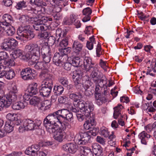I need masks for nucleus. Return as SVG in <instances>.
<instances>
[{"instance_id": "nucleus-1", "label": "nucleus", "mask_w": 156, "mask_h": 156, "mask_svg": "<svg viewBox=\"0 0 156 156\" xmlns=\"http://www.w3.org/2000/svg\"><path fill=\"white\" fill-rule=\"evenodd\" d=\"M58 118L55 112L48 114L45 118L43 124L48 132H54L56 129V127H58L59 124H62V119Z\"/></svg>"}, {"instance_id": "nucleus-2", "label": "nucleus", "mask_w": 156, "mask_h": 156, "mask_svg": "<svg viewBox=\"0 0 156 156\" xmlns=\"http://www.w3.org/2000/svg\"><path fill=\"white\" fill-rule=\"evenodd\" d=\"M83 63L84 67L87 71L91 70L92 72L91 74L92 80L95 83V89L94 95L97 100V96L98 95V69L97 67L92 66L93 65L91 63V60L90 58L85 57L84 58Z\"/></svg>"}, {"instance_id": "nucleus-3", "label": "nucleus", "mask_w": 156, "mask_h": 156, "mask_svg": "<svg viewBox=\"0 0 156 156\" xmlns=\"http://www.w3.org/2000/svg\"><path fill=\"white\" fill-rule=\"evenodd\" d=\"M40 46L36 43H31L25 46L24 51L30 54L31 58L38 60L40 57Z\"/></svg>"}, {"instance_id": "nucleus-4", "label": "nucleus", "mask_w": 156, "mask_h": 156, "mask_svg": "<svg viewBox=\"0 0 156 156\" xmlns=\"http://www.w3.org/2000/svg\"><path fill=\"white\" fill-rule=\"evenodd\" d=\"M17 33L18 35L22 36L28 40L32 39L35 36L33 32L31 31L30 26L29 25L20 27L18 29Z\"/></svg>"}, {"instance_id": "nucleus-5", "label": "nucleus", "mask_w": 156, "mask_h": 156, "mask_svg": "<svg viewBox=\"0 0 156 156\" xmlns=\"http://www.w3.org/2000/svg\"><path fill=\"white\" fill-rule=\"evenodd\" d=\"M41 88L40 89V95L44 97H47L49 96L53 87V84L51 81L42 82Z\"/></svg>"}, {"instance_id": "nucleus-6", "label": "nucleus", "mask_w": 156, "mask_h": 156, "mask_svg": "<svg viewBox=\"0 0 156 156\" xmlns=\"http://www.w3.org/2000/svg\"><path fill=\"white\" fill-rule=\"evenodd\" d=\"M18 45V42L12 37H8L4 39L2 46V49L5 50L13 49Z\"/></svg>"}, {"instance_id": "nucleus-7", "label": "nucleus", "mask_w": 156, "mask_h": 156, "mask_svg": "<svg viewBox=\"0 0 156 156\" xmlns=\"http://www.w3.org/2000/svg\"><path fill=\"white\" fill-rule=\"evenodd\" d=\"M30 18L35 22L33 27L36 31H46L49 30L51 29V27L49 24L47 25L46 24H42L37 20V17H30Z\"/></svg>"}, {"instance_id": "nucleus-8", "label": "nucleus", "mask_w": 156, "mask_h": 156, "mask_svg": "<svg viewBox=\"0 0 156 156\" xmlns=\"http://www.w3.org/2000/svg\"><path fill=\"white\" fill-rule=\"evenodd\" d=\"M33 70L34 72L35 70L32 69L30 67H27L23 69L20 72L21 77L24 80H32L34 79L35 76L33 75Z\"/></svg>"}, {"instance_id": "nucleus-9", "label": "nucleus", "mask_w": 156, "mask_h": 156, "mask_svg": "<svg viewBox=\"0 0 156 156\" xmlns=\"http://www.w3.org/2000/svg\"><path fill=\"white\" fill-rule=\"evenodd\" d=\"M56 129L52 133H54L53 137L54 139L58 142H61L62 141L65 137V133L62 129L56 127Z\"/></svg>"}, {"instance_id": "nucleus-10", "label": "nucleus", "mask_w": 156, "mask_h": 156, "mask_svg": "<svg viewBox=\"0 0 156 156\" xmlns=\"http://www.w3.org/2000/svg\"><path fill=\"white\" fill-rule=\"evenodd\" d=\"M78 148V145L73 143H68L62 146L63 151L71 154H75L77 151Z\"/></svg>"}, {"instance_id": "nucleus-11", "label": "nucleus", "mask_w": 156, "mask_h": 156, "mask_svg": "<svg viewBox=\"0 0 156 156\" xmlns=\"http://www.w3.org/2000/svg\"><path fill=\"white\" fill-rule=\"evenodd\" d=\"M40 124H36L32 120L29 119H26L24 122V126L26 130H32L35 129L41 130L39 129Z\"/></svg>"}, {"instance_id": "nucleus-12", "label": "nucleus", "mask_w": 156, "mask_h": 156, "mask_svg": "<svg viewBox=\"0 0 156 156\" xmlns=\"http://www.w3.org/2000/svg\"><path fill=\"white\" fill-rule=\"evenodd\" d=\"M90 138V136L88 134V132H80V137L78 138L77 142L79 144H85L89 142Z\"/></svg>"}, {"instance_id": "nucleus-13", "label": "nucleus", "mask_w": 156, "mask_h": 156, "mask_svg": "<svg viewBox=\"0 0 156 156\" xmlns=\"http://www.w3.org/2000/svg\"><path fill=\"white\" fill-rule=\"evenodd\" d=\"M8 107L10 106L12 102L16 101L17 99V94L9 92L6 97L2 98Z\"/></svg>"}, {"instance_id": "nucleus-14", "label": "nucleus", "mask_w": 156, "mask_h": 156, "mask_svg": "<svg viewBox=\"0 0 156 156\" xmlns=\"http://www.w3.org/2000/svg\"><path fill=\"white\" fill-rule=\"evenodd\" d=\"M44 144L41 142L38 143V145H32L30 147L27 148L25 151V154L29 155H31L33 153L38 151L41 147L43 146Z\"/></svg>"}, {"instance_id": "nucleus-15", "label": "nucleus", "mask_w": 156, "mask_h": 156, "mask_svg": "<svg viewBox=\"0 0 156 156\" xmlns=\"http://www.w3.org/2000/svg\"><path fill=\"white\" fill-rule=\"evenodd\" d=\"M92 114V117H90L89 120L86 121L83 124L84 128L86 130L91 129L95 127L97 124V122L95 121V118L93 116V113Z\"/></svg>"}, {"instance_id": "nucleus-16", "label": "nucleus", "mask_w": 156, "mask_h": 156, "mask_svg": "<svg viewBox=\"0 0 156 156\" xmlns=\"http://www.w3.org/2000/svg\"><path fill=\"white\" fill-rule=\"evenodd\" d=\"M83 73L80 70H76L73 72V79L74 84L82 83L81 80Z\"/></svg>"}, {"instance_id": "nucleus-17", "label": "nucleus", "mask_w": 156, "mask_h": 156, "mask_svg": "<svg viewBox=\"0 0 156 156\" xmlns=\"http://www.w3.org/2000/svg\"><path fill=\"white\" fill-rule=\"evenodd\" d=\"M80 154L78 156H92V153L91 150L88 147H81Z\"/></svg>"}, {"instance_id": "nucleus-18", "label": "nucleus", "mask_w": 156, "mask_h": 156, "mask_svg": "<svg viewBox=\"0 0 156 156\" xmlns=\"http://www.w3.org/2000/svg\"><path fill=\"white\" fill-rule=\"evenodd\" d=\"M62 56L58 52L55 53L53 57V61L54 63L57 66L62 65V62L61 60Z\"/></svg>"}, {"instance_id": "nucleus-19", "label": "nucleus", "mask_w": 156, "mask_h": 156, "mask_svg": "<svg viewBox=\"0 0 156 156\" xmlns=\"http://www.w3.org/2000/svg\"><path fill=\"white\" fill-rule=\"evenodd\" d=\"M37 86V84L35 83L30 84L28 87V92L31 94L32 95L36 94L38 93Z\"/></svg>"}, {"instance_id": "nucleus-20", "label": "nucleus", "mask_w": 156, "mask_h": 156, "mask_svg": "<svg viewBox=\"0 0 156 156\" xmlns=\"http://www.w3.org/2000/svg\"><path fill=\"white\" fill-rule=\"evenodd\" d=\"M42 78L44 79V80L42 82H45L51 81L53 84L52 80V76L50 73L46 71H43L41 72L40 75Z\"/></svg>"}, {"instance_id": "nucleus-21", "label": "nucleus", "mask_w": 156, "mask_h": 156, "mask_svg": "<svg viewBox=\"0 0 156 156\" xmlns=\"http://www.w3.org/2000/svg\"><path fill=\"white\" fill-rule=\"evenodd\" d=\"M6 118L11 121H16L15 123L16 125H18L21 122L20 120L18 119V116L16 114L9 113L6 116Z\"/></svg>"}, {"instance_id": "nucleus-22", "label": "nucleus", "mask_w": 156, "mask_h": 156, "mask_svg": "<svg viewBox=\"0 0 156 156\" xmlns=\"http://www.w3.org/2000/svg\"><path fill=\"white\" fill-rule=\"evenodd\" d=\"M4 30H5V34L9 36H12L15 32L14 28L11 25H5Z\"/></svg>"}, {"instance_id": "nucleus-23", "label": "nucleus", "mask_w": 156, "mask_h": 156, "mask_svg": "<svg viewBox=\"0 0 156 156\" xmlns=\"http://www.w3.org/2000/svg\"><path fill=\"white\" fill-rule=\"evenodd\" d=\"M83 45L79 42L75 41L73 44L72 48L73 51L76 53H78L82 49Z\"/></svg>"}, {"instance_id": "nucleus-24", "label": "nucleus", "mask_w": 156, "mask_h": 156, "mask_svg": "<svg viewBox=\"0 0 156 156\" xmlns=\"http://www.w3.org/2000/svg\"><path fill=\"white\" fill-rule=\"evenodd\" d=\"M48 52L46 54L41 52L42 58L45 63H49L51 58V52L49 48H48Z\"/></svg>"}, {"instance_id": "nucleus-25", "label": "nucleus", "mask_w": 156, "mask_h": 156, "mask_svg": "<svg viewBox=\"0 0 156 156\" xmlns=\"http://www.w3.org/2000/svg\"><path fill=\"white\" fill-rule=\"evenodd\" d=\"M4 76L5 78L8 80L12 79L15 76V73L13 69H9V70L5 71L4 70Z\"/></svg>"}, {"instance_id": "nucleus-26", "label": "nucleus", "mask_w": 156, "mask_h": 156, "mask_svg": "<svg viewBox=\"0 0 156 156\" xmlns=\"http://www.w3.org/2000/svg\"><path fill=\"white\" fill-rule=\"evenodd\" d=\"M99 80L98 83V86L100 87L106 86L105 85L107 83V79L103 74L102 73H100L98 76V81Z\"/></svg>"}, {"instance_id": "nucleus-27", "label": "nucleus", "mask_w": 156, "mask_h": 156, "mask_svg": "<svg viewBox=\"0 0 156 156\" xmlns=\"http://www.w3.org/2000/svg\"><path fill=\"white\" fill-rule=\"evenodd\" d=\"M68 111L67 109H63L59 110L55 112L58 118L61 119L62 121V119H65Z\"/></svg>"}, {"instance_id": "nucleus-28", "label": "nucleus", "mask_w": 156, "mask_h": 156, "mask_svg": "<svg viewBox=\"0 0 156 156\" xmlns=\"http://www.w3.org/2000/svg\"><path fill=\"white\" fill-rule=\"evenodd\" d=\"M123 107L121 105H119L114 108V112L113 117L115 119H117L119 116L121 114L122 108Z\"/></svg>"}, {"instance_id": "nucleus-29", "label": "nucleus", "mask_w": 156, "mask_h": 156, "mask_svg": "<svg viewBox=\"0 0 156 156\" xmlns=\"http://www.w3.org/2000/svg\"><path fill=\"white\" fill-rule=\"evenodd\" d=\"M2 18L5 20L4 22H2L5 25H10V23L13 20L12 17L8 14H4Z\"/></svg>"}, {"instance_id": "nucleus-30", "label": "nucleus", "mask_w": 156, "mask_h": 156, "mask_svg": "<svg viewBox=\"0 0 156 156\" xmlns=\"http://www.w3.org/2000/svg\"><path fill=\"white\" fill-rule=\"evenodd\" d=\"M71 50V48L70 47H68L67 48H59V53L61 55L63 56L64 55H67L69 53Z\"/></svg>"}, {"instance_id": "nucleus-31", "label": "nucleus", "mask_w": 156, "mask_h": 156, "mask_svg": "<svg viewBox=\"0 0 156 156\" xmlns=\"http://www.w3.org/2000/svg\"><path fill=\"white\" fill-rule=\"evenodd\" d=\"M44 6H36L34 8L35 12L37 16L44 14L45 12V9L43 7Z\"/></svg>"}, {"instance_id": "nucleus-32", "label": "nucleus", "mask_w": 156, "mask_h": 156, "mask_svg": "<svg viewBox=\"0 0 156 156\" xmlns=\"http://www.w3.org/2000/svg\"><path fill=\"white\" fill-rule=\"evenodd\" d=\"M24 107V103L23 102L18 101L13 104L12 108L14 110H19L21 108H23Z\"/></svg>"}, {"instance_id": "nucleus-33", "label": "nucleus", "mask_w": 156, "mask_h": 156, "mask_svg": "<svg viewBox=\"0 0 156 156\" xmlns=\"http://www.w3.org/2000/svg\"><path fill=\"white\" fill-rule=\"evenodd\" d=\"M64 91L63 87L61 85L55 86L54 87L55 94L58 95H60Z\"/></svg>"}, {"instance_id": "nucleus-34", "label": "nucleus", "mask_w": 156, "mask_h": 156, "mask_svg": "<svg viewBox=\"0 0 156 156\" xmlns=\"http://www.w3.org/2000/svg\"><path fill=\"white\" fill-rule=\"evenodd\" d=\"M12 55L15 59L17 58H22V57H23V51L20 49L15 50Z\"/></svg>"}, {"instance_id": "nucleus-35", "label": "nucleus", "mask_w": 156, "mask_h": 156, "mask_svg": "<svg viewBox=\"0 0 156 156\" xmlns=\"http://www.w3.org/2000/svg\"><path fill=\"white\" fill-rule=\"evenodd\" d=\"M80 59L79 57H73L70 61L72 65L75 67H78L80 66Z\"/></svg>"}, {"instance_id": "nucleus-36", "label": "nucleus", "mask_w": 156, "mask_h": 156, "mask_svg": "<svg viewBox=\"0 0 156 156\" xmlns=\"http://www.w3.org/2000/svg\"><path fill=\"white\" fill-rule=\"evenodd\" d=\"M13 126L11 125L10 122H6L4 127V131L6 133H10L13 131Z\"/></svg>"}, {"instance_id": "nucleus-37", "label": "nucleus", "mask_w": 156, "mask_h": 156, "mask_svg": "<svg viewBox=\"0 0 156 156\" xmlns=\"http://www.w3.org/2000/svg\"><path fill=\"white\" fill-rule=\"evenodd\" d=\"M81 96V94L80 93L70 94L69 95L70 98L73 100L76 103L79 98Z\"/></svg>"}, {"instance_id": "nucleus-38", "label": "nucleus", "mask_w": 156, "mask_h": 156, "mask_svg": "<svg viewBox=\"0 0 156 156\" xmlns=\"http://www.w3.org/2000/svg\"><path fill=\"white\" fill-rule=\"evenodd\" d=\"M10 65V62L6 60L0 61V70L5 69L7 66Z\"/></svg>"}, {"instance_id": "nucleus-39", "label": "nucleus", "mask_w": 156, "mask_h": 156, "mask_svg": "<svg viewBox=\"0 0 156 156\" xmlns=\"http://www.w3.org/2000/svg\"><path fill=\"white\" fill-rule=\"evenodd\" d=\"M94 39V36H92L90 37V41H87V43L86 46L89 50H91L93 48V44L95 43Z\"/></svg>"}, {"instance_id": "nucleus-40", "label": "nucleus", "mask_w": 156, "mask_h": 156, "mask_svg": "<svg viewBox=\"0 0 156 156\" xmlns=\"http://www.w3.org/2000/svg\"><path fill=\"white\" fill-rule=\"evenodd\" d=\"M82 112H83V114H84L85 117L87 118L89 116L91 117L90 113L91 109L87 104H86V106L82 110Z\"/></svg>"}, {"instance_id": "nucleus-41", "label": "nucleus", "mask_w": 156, "mask_h": 156, "mask_svg": "<svg viewBox=\"0 0 156 156\" xmlns=\"http://www.w3.org/2000/svg\"><path fill=\"white\" fill-rule=\"evenodd\" d=\"M37 20L43 24H45V23L47 22L48 21H51L52 20L51 18L47 16H42L41 18L38 16Z\"/></svg>"}, {"instance_id": "nucleus-42", "label": "nucleus", "mask_w": 156, "mask_h": 156, "mask_svg": "<svg viewBox=\"0 0 156 156\" xmlns=\"http://www.w3.org/2000/svg\"><path fill=\"white\" fill-rule=\"evenodd\" d=\"M41 108L42 109L46 110L49 108L51 106V102L48 100L44 101L41 103Z\"/></svg>"}, {"instance_id": "nucleus-43", "label": "nucleus", "mask_w": 156, "mask_h": 156, "mask_svg": "<svg viewBox=\"0 0 156 156\" xmlns=\"http://www.w3.org/2000/svg\"><path fill=\"white\" fill-rule=\"evenodd\" d=\"M99 133L101 136L105 137H107L109 135V132L106 128L105 127H102L100 128L99 131Z\"/></svg>"}, {"instance_id": "nucleus-44", "label": "nucleus", "mask_w": 156, "mask_h": 156, "mask_svg": "<svg viewBox=\"0 0 156 156\" xmlns=\"http://www.w3.org/2000/svg\"><path fill=\"white\" fill-rule=\"evenodd\" d=\"M30 2L36 6H45L47 5L46 3L43 2V0H30Z\"/></svg>"}, {"instance_id": "nucleus-45", "label": "nucleus", "mask_w": 156, "mask_h": 156, "mask_svg": "<svg viewBox=\"0 0 156 156\" xmlns=\"http://www.w3.org/2000/svg\"><path fill=\"white\" fill-rule=\"evenodd\" d=\"M34 68L37 70L44 69L46 68L45 63L44 62H37L35 64Z\"/></svg>"}, {"instance_id": "nucleus-46", "label": "nucleus", "mask_w": 156, "mask_h": 156, "mask_svg": "<svg viewBox=\"0 0 156 156\" xmlns=\"http://www.w3.org/2000/svg\"><path fill=\"white\" fill-rule=\"evenodd\" d=\"M58 80L59 82L64 87L69 84L68 80L66 77H59Z\"/></svg>"}, {"instance_id": "nucleus-47", "label": "nucleus", "mask_w": 156, "mask_h": 156, "mask_svg": "<svg viewBox=\"0 0 156 156\" xmlns=\"http://www.w3.org/2000/svg\"><path fill=\"white\" fill-rule=\"evenodd\" d=\"M68 38L66 37L62 39V41L59 43L58 46L59 48H64L66 47L68 45Z\"/></svg>"}, {"instance_id": "nucleus-48", "label": "nucleus", "mask_w": 156, "mask_h": 156, "mask_svg": "<svg viewBox=\"0 0 156 156\" xmlns=\"http://www.w3.org/2000/svg\"><path fill=\"white\" fill-rule=\"evenodd\" d=\"M90 86L88 84L87 86H85L84 88L85 90V95L88 96H90L93 95L94 92V90H89V88Z\"/></svg>"}, {"instance_id": "nucleus-49", "label": "nucleus", "mask_w": 156, "mask_h": 156, "mask_svg": "<svg viewBox=\"0 0 156 156\" xmlns=\"http://www.w3.org/2000/svg\"><path fill=\"white\" fill-rule=\"evenodd\" d=\"M99 65L105 71H107V69L108 68V64L107 63V62L104 61L102 59H100L99 60Z\"/></svg>"}, {"instance_id": "nucleus-50", "label": "nucleus", "mask_w": 156, "mask_h": 156, "mask_svg": "<svg viewBox=\"0 0 156 156\" xmlns=\"http://www.w3.org/2000/svg\"><path fill=\"white\" fill-rule=\"evenodd\" d=\"M40 101V99L37 97L34 96L30 100V104L32 105L35 106L37 105Z\"/></svg>"}, {"instance_id": "nucleus-51", "label": "nucleus", "mask_w": 156, "mask_h": 156, "mask_svg": "<svg viewBox=\"0 0 156 156\" xmlns=\"http://www.w3.org/2000/svg\"><path fill=\"white\" fill-rule=\"evenodd\" d=\"M86 104L83 101L79 100L77 102V104L74 103V105H76V106L81 110H82L86 106Z\"/></svg>"}, {"instance_id": "nucleus-52", "label": "nucleus", "mask_w": 156, "mask_h": 156, "mask_svg": "<svg viewBox=\"0 0 156 156\" xmlns=\"http://www.w3.org/2000/svg\"><path fill=\"white\" fill-rule=\"evenodd\" d=\"M26 2L23 1L18 2L16 5V8L18 9H22L23 8H26Z\"/></svg>"}, {"instance_id": "nucleus-53", "label": "nucleus", "mask_w": 156, "mask_h": 156, "mask_svg": "<svg viewBox=\"0 0 156 156\" xmlns=\"http://www.w3.org/2000/svg\"><path fill=\"white\" fill-rule=\"evenodd\" d=\"M92 150L93 151V156H97L98 154V145L97 143H94L92 145Z\"/></svg>"}, {"instance_id": "nucleus-54", "label": "nucleus", "mask_w": 156, "mask_h": 156, "mask_svg": "<svg viewBox=\"0 0 156 156\" xmlns=\"http://www.w3.org/2000/svg\"><path fill=\"white\" fill-rule=\"evenodd\" d=\"M48 39V44L49 45L52 46L56 42V38L53 36L49 37Z\"/></svg>"}, {"instance_id": "nucleus-55", "label": "nucleus", "mask_w": 156, "mask_h": 156, "mask_svg": "<svg viewBox=\"0 0 156 156\" xmlns=\"http://www.w3.org/2000/svg\"><path fill=\"white\" fill-rule=\"evenodd\" d=\"M9 57L8 54L5 52H0V61L4 60L7 59Z\"/></svg>"}, {"instance_id": "nucleus-56", "label": "nucleus", "mask_w": 156, "mask_h": 156, "mask_svg": "<svg viewBox=\"0 0 156 156\" xmlns=\"http://www.w3.org/2000/svg\"><path fill=\"white\" fill-rule=\"evenodd\" d=\"M66 114L65 119H66L69 122H71L73 119L72 113L68 111Z\"/></svg>"}, {"instance_id": "nucleus-57", "label": "nucleus", "mask_w": 156, "mask_h": 156, "mask_svg": "<svg viewBox=\"0 0 156 156\" xmlns=\"http://www.w3.org/2000/svg\"><path fill=\"white\" fill-rule=\"evenodd\" d=\"M83 13L84 15H87L90 16L91 15L92 11L91 9L89 7L86 8L83 10Z\"/></svg>"}, {"instance_id": "nucleus-58", "label": "nucleus", "mask_w": 156, "mask_h": 156, "mask_svg": "<svg viewBox=\"0 0 156 156\" xmlns=\"http://www.w3.org/2000/svg\"><path fill=\"white\" fill-rule=\"evenodd\" d=\"M46 155L47 153H46L42 151H39V150L34 154L33 153L30 156H46Z\"/></svg>"}, {"instance_id": "nucleus-59", "label": "nucleus", "mask_w": 156, "mask_h": 156, "mask_svg": "<svg viewBox=\"0 0 156 156\" xmlns=\"http://www.w3.org/2000/svg\"><path fill=\"white\" fill-rule=\"evenodd\" d=\"M55 20H59L62 18V14L59 12L54 13L52 15Z\"/></svg>"}, {"instance_id": "nucleus-60", "label": "nucleus", "mask_w": 156, "mask_h": 156, "mask_svg": "<svg viewBox=\"0 0 156 156\" xmlns=\"http://www.w3.org/2000/svg\"><path fill=\"white\" fill-rule=\"evenodd\" d=\"M85 34L87 35L93 33V30L91 26H87L84 31Z\"/></svg>"}, {"instance_id": "nucleus-61", "label": "nucleus", "mask_w": 156, "mask_h": 156, "mask_svg": "<svg viewBox=\"0 0 156 156\" xmlns=\"http://www.w3.org/2000/svg\"><path fill=\"white\" fill-rule=\"evenodd\" d=\"M30 93L28 92L27 93H25L24 94L23 96V99L24 101H28L29 100L31 96H32V94H30Z\"/></svg>"}, {"instance_id": "nucleus-62", "label": "nucleus", "mask_w": 156, "mask_h": 156, "mask_svg": "<svg viewBox=\"0 0 156 156\" xmlns=\"http://www.w3.org/2000/svg\"><path fill=\"white\" fill-rule=\"evenodd\" d=\"M83 80H85V86H87V84L89 86H91V82L90 81V78L88 75H85L83 77Z\"/></svg>"}, {"instance_id": "nucleus-63", "label": "nucleus", "mask_w": 156, "mask_h": 156, "mask_svg": "<svg viewBox=\"0 0 156 156\" xmlns=\"http://www.w3.org/2000/svg\"><path fill=\"white\" fill-rule=\"evenodd\" d=\"M49 33L48 32H45L43 33L40 34L39 35V36L40 38H46L49 36Z\"/></svg>"}, {"instance_id": "nucleus-64", "label": "nucleus", "mask_w": 156, "mask_h": 156, "mask_svg": "<svg viewBox=\"0 0 156 156\" xmlns=\"http://www.w3.org/2000/svg\"><path fill=\"white\" fill-rule=\"evenodd\" d=\"M98 129L97 127H94V128L90 129V133L93 136H96L98 133Z\"/></svg>"}]
</instances>
